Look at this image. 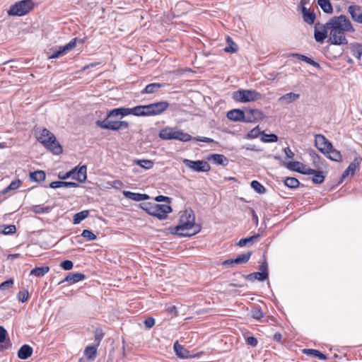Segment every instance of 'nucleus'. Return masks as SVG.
Here are the masks:
<instances>
[{
	"label": "nucleus",
	"mask_w": 362,
	"mask_h": 362,
	"mask_svg": "<svg viewBox=\"0 0 362 362\" xmlns=\"http://www.w3.org/2000/svg\"><path fill=\"white\" fill-rule=\"evenodd\" d=\"M329 26V35L327 42L334 45H347L345 32H354V28L350 20L344 15L333 16L327 21Z\"/></svg>",
	"instance_id": "nucleus-1"
},
{
	"label": "nucleus",
	"mask_w": 362,
	"mask_h": 362,
	"mask_svg": "<svg viewBox=\"0 0 362 362\" xmlns=\"http://www.w3.org/2000/svg\"><path fill=\"white\" fill-rule=\"evenodd\" d=\"M201 226L195 224V216L192 209L186 210L185 216L180 217V223L170 228L172 234L180 237H189L197 234L201 230Z\"/></svg>",
	"instance_id": "nucleus-2"
},
{
	"label": "nucleus",
	"mask_w": 362,
	"mask_h": 362,
	"mask_svg": "<svg viewBox=\"0 0 362 362\" xmlns=\"http://www.w3.org/2000/svg\"><path fill=\"white\" fill-rule=\"evenodd\" d=\"M37 139L46 148L55 155H59L62 153V147L57 141L54 134L47 129H43L38 135Z\"/></svg>",
	"instance_id": "nucleus-3"
},
{
	"label": "nucleus",
	"mask_w": 362,
	"mask_h": 362,
	"mask_svg": "<svg viewBox=\"0 0 362 362\" xmlns=\"http://www.w3.org/2000/svg\"><path fill=\"white\" fill-rule=\"evenodd\" d=\"M140 207L148 214L155 216L159 220H164L173 209L169 204H160L151 202L140 204Z\"/></svg>",
	"instance_id": "nucleus-4"
},
{
	"label": "nucleus",
	"mask_w": 362,
	"mask_h": 362,
	"mask_svg": "<svg viewBox=\"0 0 362 362\" xmlns=\"http://www.w3.org/2000/svg\"><path fill=\"white\" fill-rule=\"evenodd\" d=\"M232 98L235 102L249 103L261 100L262 95L255 90L240 89L234 91Z\"/></svg>",
	"instance_id": "nucleus-5"
},
{
	"label": "nucleus",
	"mask_w": 362,
	"mask_h": 362,
	"mask_svg": "<svg viewBox=\"0 0 362 362\" xmlns=\"http://www.w3.org/2000/svg\"><path fill=\"white\" fill-rule=\"evenodd\" d=\"M34 8L32 0H21L16 2L8 11L10 16H23L28 13Z\"/></svg>",
	"instance_id": "nucleus-6"
},
{
	"label": "nucleus",
	"mask_w": 362,
	"mask_h": 362,
	"mask_svg": "<svg viewBox=\"0 0 362 362\" xmlns=\"http://www.w3.org/2000/svg\"><path fill=\"white\" fill-rule=\"evenodd\" d=\"M113 117H108V112L103 120H97L95 124L101 129L119 131L120 129H127L129 124L127 121L112 120Z\"/></svg>",
	"instance_id": "nucleus-7"
},
{
	"label": "nucleus",
	"mask_w": 362,
	"mask_h": 362,
	"mask_svg": "<svg viewBox=\"0 0 362 362\" xmlns=\"http://www.w3.org/2000/svg\"><path fill=\"white\" fill-rule=\"evenodd\" d=\"M86 171V165H82L79 168H78V167H75L70 171L66 172L65 173H59L58 175V177L62 180L71 177L73 180H77L78 182L83 183L87 179Z\"/></svg>",
	"instance_id": "nucleus-8"
},
{
	"label": "nucleus",
	"mask_w": 362,
	"mask_h": 362,
	"mask_svg": "<svg viewBox=\"0 0 362 362\" xmlns=\"http://www.w3.org/2000/svg\"><path fill=\"white\" fill-rule=\"evenodd\" d=\"M182 163L188 168L192 169L195 172H209L211 170L209 164L202 160H191L187 158L183 159Z\"/></svg>",
	"instance_id": "nucleus-9"
},
{
	"label": "nucleus",
	"mask_w": 362,
	"mask_h": 362,
	"mask_svg": "<svg viewBox=\"0 0 362 362\" xmlns=\"http://www.w3.org/2000/svg\"><path fill=\"white\" fill-rule=\"evenodd\" d=\"M329 26L327 25V22L325 24L317 22L314 26V37L316 42H323L324 40L328 37L327 32L329 30Z\"/></svg>",
	"instance_id": "nucleus-10"
},
{
	"label": "nucleus",
	"mask_w": 362,
	"mask_h": 362,
	"mask_svg": "<svg viewBox=\"0 0 362 362\" xmlns=\"http://www.w3.org/2000/svg\"><path fill=\"white\" fill-rule=\"evenodd\" d=\"M315 146L324 155H327V150L332 147V143L322 134L315 136Z\"/></svg>",
	"instance_id": "nucleus-11"
},
{
	"label": "nucleus",
	"mask_w": 362,
	"mask_h": 362,
	"mask_svg": "<svg viewBox=\"0 0 362 362\" xmlns=\"http://www.w3.org/2000/svg\"><path fill=\"white\" fill-rule=\"evenodd\" d=\"M245 117L247 123H255L263 120L264 115L259 110L249 108L245 110Z\"/></svg>",
	"instance_id": "nucleus-12"
},
{
	"label": "nucleus",
	"mask_w": 362,
	"mask_h": 362,
	"mask_svg": "<svg viewBox=\"0 0 362 362\" xmlns=\"http://www.w3.org/2000/svg\"><path fill=\"white\" fill-rule=\"evenodd\" d=\"M305 3L303 0H301L300 2V6L301 8L302 17L303 21L309 24L313 25L315 23L316 18V14L313 11H310L305 6Z\"/></svg>",
	"instance_id": "nucleus-13"
},
{
	"label": "nucleus",
	"mask_w": 362,
	"mask_h": 362,
	"mask_svg": "<svg viewBox=\"0 0 362 362\" xmlns=\"http://www.w3.org/2000/svg\"><path fill=\"white\" fill-rule=\"evenodd\" d=\"M227 117L233 122H246L245 111L240 109H233L228 112Z\"/></svg>",
	"instance_id": "nucleus-14"
},
{
	"label": "nucleus",
	"mask_w": 362,
	"mask_h": 362,
	"mask_svg": "<svg viewBox=\"0 0 362 362\" xmlns=\"http://www.w3.org/2000/svg\"><path fill=\"white\" fill-rule=\"evenodd\" d=\"M151 116L158 115L165 111L169 107V103L167 101H160L154 103H151Z\"/></svg>",
	"instance_id": "nucleus-15"
},
{
	"label": "nucleus",
	"mask_w": 362,
	"mask_h": 362,
	"mask_svg": "<svg viewBox=\"0 0 362 362\" xmlns=\"http://www.w3.org/2000/svg\"><path fill=\"white\" fill-rule=\"evenodd\" d=\"M348 11L353 21L362 23V8L357 5H351L348 7Z\"/></svg>",
	"instance_id": "nucleus-16"
},
{
	"label": "nucleus",
	"mask_w": 362,
	"mask_h": 362,
	"mask_svg": "<svg viewBox=\"0 0 362 362\" xmlns=\"http://www.w3.org/2000/svg\"><path fill=\"white\" fill-rule=\"evenodd\" d=\"M129 115H132V108L129 107H118L111 110L108 112L109 117H118L122 118Z\"/></svg>",
	"instance_id": "nucleus-17"
},
{
	"label": "nucleus",
	"mask_w": 362,
	"mask_h": 362,
	"mask_svg": "<svg viewBox=\"0 0 362 362\" xmlns=\"http://www.w3.org/2000/svg\"><path fill=\"white\" fill-rule=\"evenodd\" d=\"M122 194L126 198L136 202L146 201L150 199L149 195L146 194L136 193L130 191H123Z\"/></svg>",
	"instance_id": "nucleus-18"
},
{
	"label": "nucleus",
	"mask_w": 362,
	"mask_h": 362,
	"mask_svg": "<svg viewBox=\"0 0 362 362\" xmlns=\"http://www.w3.org/2000/svg\"><path fill=\"white\" fill-rule=\"evenodd\" d=\"M174 350L176 355L180 358H189L194 356L190 354L189 351L185 349L182 345L180 344L178 341H176L174 344Z\"/></svg>",
	"instance_id": "nucleus-19"
},
{
	"label": "nucleus",
	"mask_w": 362,
	"mask_h": 362,
	"mask_svg": "<svg viewBox=\"0 0 362 362\" xmlns=\"http://www.w3.org/2000/svg\"><path fill=\"white\" fill-rule=\"evenodd\" d=\"M86 279V275L82 273H69L64 279L61 281L59 284H62L64 281H67L70 284H75L78 281H83Z\"/></svg>",
	"instance_id": "nucleus-20"
},
{
	"label": "nucleus",
	"mask_w": 362,
	"mask_h": 362,
	"mask_svg": "<svg viewBox=\"0 0 362 362\" xmlns=\"http://www.w3.org/2000/svg\"><path fill=\"white\" fill-rule=\"evenodd\" d=\"M33 349L28 344L23 345L18 351V357L21 359L25 360L30 357L33 354Z\"/></svg>",
	"instance_id": "nucleus-21"
},
{
	"label": "nucleus",
	"mask_w": 362,
	"mask_h": 362,
	"mask_svg": "<svg viewBox=\"0 0 362 362\" xmlns=\"http://www.w3.org/2000/svg\"><path fill=\"white\" fill-rule=\"evenodd\" d=\"M208 160H212L214 164L226 166L228 164V158L223 154L214 153L211 154Z\"/></svg>",
	"instance_id": "nucleus-22"
},
{
	"label": "nucleus",
	"mask_w": 362,
	"mask_h": 362,
	"mask_svg": "<svg viewBox=\"0 0 362 362\" xmlns=\"http://www.w3.org/2000/svg\"><path fill=\"white\" fill-rule=\"evenodd\" d=\"M165 86V83H152L148 84L143 90H141V94H152L157 93L161 88H163Z\"/></svg>",
	"instance_id": "nucleus-23"
},
{
	"label": "nucleus",
	"mask_w": 362,
	"mask_h": 362,
	"mask_svg": "<svg viewBox=\"0 0 362 362\" xmlns=\"http://www.w3.org/2000/svg\"><path fill=\"white\" fill-rule=\"evenodd\" d=\"M300 98V94L295 93H286L284 95L281 96L279 98V102L285 103V104H290Z\"/></svg>",
	"instance_id": "nucleus-24"
},
{
	"label": "nucleus",
	"mask_w": 362,
	"mask_h": 362,
	"mask_svg": "<svg viewBox=\"0 0 362 362\" xmlns=\"http://www.w3.org/2000/svg\"><path fill=\"white\" fill-rule=\"evenodd\" d=\"M291 57L293 58H296L299 60L303 61V62H306L307 64H308L315 68H318V69L320 68V65L319 63L315 62L313 59H312L311 58H310L305 55L298 54V53H293L291 54Z\"/></svg>",
	"instance_id": "nucleus-25"
},
{
	"label": "nucleus",
	"mask_w": 362,
	"mask_h": 362,
	"mask_svg": "<svg viewBox=\"0 0 362 362\" xmlns=\"http://www.w3.org/2000/svg\"><path fill=\"white\" fill-rule=\"evenodd\" d=\"M49 187L55 189L59 187H78L79 185L76 182L66 181H54L49 183Z\"/></svg>",
	"instance_id": "nucleus-26"
},
{
	"label": "nucleus",
	"mask_w": 362,
	"mask_h": 362,
	"mask_svg": "<svg viewBox=\"0 0 362 362\" xmlns=\"http://www.w3.org/2000/svg\"><path fill=\"white\" fill-rule=\"evenodd\" d=\"M260 238V234L256 233L250 237L240 239L236 245L239 247H244L247 245H252L255 241L258 240Z\"/></svg>",
	"instance_id": "nucleus-27"
},
{
	"label": "nucleus",
	"mask_w": 362,
	"mask_h": 362,
	"mask_svg": "<svg viewBox=\"0 0 362 362\" xmlns=\"http://www.w3.org/2000/svg\"><path fill=\"white\" fill-rule=\"evenodd\" d=\"M175 128L165 127L159 132V137L163 140L174 139Z\"/></svg>",
	"instance_id": "nucleus-28"
},
{
	"label": "nucleus",
	"mask_w": 362,
	"mask_h": 362,
	"mask_svg": "<svg viewBox=\"0 0 362 362\" xmlns=\"http://www.w3.org/2000/svg\"><path fill=\"white\" fill-rule=\"evenodd\" d=\"M46 174L43 170H36L30 173V180L33 182H40L45 180Z\"/></svg>",
	"instance_id": "nucleus-29"
},
{
	"label": "nucleus",
	"mask_w": 362,
	"mask_h": 362,
	"mask_svg": "<svg viewBox=\"0 0 362 362\" xmlns=\"http://www.w3.org/2000/svg\"><path fill=\"white\" fill-rule=\"evenodd\" d=\"M317 4L325 13H333V6L329 0H317Z\"/></svg>",
	"instance_id": "nucleus-30"
},
{
	"label": "nucleus",
	"mask_w": 362,
	"mask_h": 362,
	"mask_svg": "<svg viewBox=\"0 0 362 362\" xmlns=\"http://www.w3.org/2000/svg\"><path fill=\"white\" fill-rule=\"evenodd\" d=\"M192 136L187 133L183 132L180 129H175L174 139L179 140L181 141L187 142L192 139Z\"/></svg>",
	"instance_id": "nucleus-31"
},
{
	"label": "nucleus",
	"mask_w": 362,
	"mask_h": 362,
	"mask_svg": "<svg viewBox=\"0 0 362 362\" xmlns=\"http://www.w3.org/2000/svg\"><path fill=\"white\" fill-rule=\"evenodd\" d=\"M327 158L334 161H341L342 156L339 151L333 148V146L327 150V154L325 155Z\"/></svg>",
	"instance_id": "nucleus-32"
},
{
	"label": "nucleus",
	"mask_w": 362,
	"mask_h": 362,
	"mask_svg": "<svg viewBox=\"0 0 362 362\" xmlns=\"http://www.w3.org/2000/svg\"><path fill=\"white\" fill-rule=\"evenodd\" d=\"M49 271V267L47 266L35 267L30 271V274L37 277H42L45 276Z\"/></svg>",
	"instance_id": "nucleus-33"
},
{
	"label": "nucleus",
	"mask_w": 362,
	"mask_h": 362,
	"mask_svg": "<svg viewBox=\"0 0 362 362\" xmlns=\"http://www.w3.org/2000/svg\"><path fill=\"white\" fill-rule=\"evenodd\" d=\"M89 216L88 210H83L75 214L73 216V223L76 225L79 224L82 221Z\"/></svg>",
	"instance_id": "nucleus-34"
},
{
	"label": "nucleus",
	"mask_w": 362,
	"mask_h": 362,
	"mask_svg": "<svg viewBox=\"0 0 362 362\" xmlns=\"http://www.w3.org/2000/svg\"><path fill=\"white\" fill-rule=\"evenodd\" d=\"M303 353L306 354L308 355H312V356H315V358H318L319 360L325 361V360L327 359V357L325 354H324L323 353H322L320 351L316 350V349H304Z\"/></svg>",
	"instance_id": "nucleus-35"
},
{
	"label": "nucleus",
	"mask_w": 362,
	"mask_h": 362,
	"mask_svg": "<svg viewBox=\"0 0 362 362\" xmlns=\"http://www.w3.org/2000/svg\"><path fill=\"white\" fill-rule=\"evenodd\" d=\"M97 348L95 345L88 346L84 350V354L90 360H94L97 356Z\"/></svg>",
	"instance_id": "nucleus-36"
},
{
	"label": "nucleus",
	"mask_w": 362,
	"mask_h": 362,
	"mask_svg": "<svg viewBox=\"0 0 362 362\" xmlns=\"http://www.w3.org/2000/svg\"><path fill=\"white\" fill-rule=\"evenodd\" d=\"M264 273L261 272H253L245 276V279L250 281L258 280L259 281H264L267 280L264 276Z\"/></svg>",
	"instance_id": "nucleus-37"
},
{
	"label": "nucleus",
	"mask_w": 362,
	"mask_h": 362,
	"mask_svg": "<svg viewBox=\"0 0 362 362\" xmlns=\"http://www.w3.org/2000/svg\"><path fill=\"white\" fill-rule=\"evenodd\" d=\"M361 160L362 158L356 157L354 158V161L349 165L346 169L351 173V176H354L355 172L359 170V165Z\"/></svg>",
	"instance_id": "nucleus-38"
},
{
	"label": "nucleus",
	"mask_w": 362,
	"mask_h": 362,
	"mask_svg": "<svg viewBox=\"0 0 362 362\" xmlns=\"http://www.w3.org/2000/svg\"><path fill=\"white\" fill-rule=\"evenodd\" d=\"M284 185L291 188V189H296L297 187H299L300 185V182L298 181V180L296 177H286L284 181Z\"/></svg>",
	"instance_id": "nucleus-39"
},
{
	"label": "nucleus",
	"mask_w": 362,
	"mask_h": 362,
	"mask_svg": "<svg viewBox=\"0 0 362 362\" xmlns=\"http://www.w3.org/2000/svg\"><path fill=\"white\" fill-rule=\"evenodd\" d=\"M228 45L225 47L224 51L229 53H235L238 51V47L230 37H228L226 40Z\"/></svg>",
	"instance_id": "nucleus-40"
},
{
	"label": "nucleus",
	"mask_w": 362,
	"mask_h": 362,
	"mask_svg": "<svg viewBox=\"0 0 362 362\" xmlns=\"http://www.w3.org/2000/svg\"><path fill=\"white\" fill-rule=\"evenodd\" d=\"M261 141L264 143L276 142L278 141V136L275 134H266L264 132H262Z\"/></svg>",
	"instance_id": "nucleus-41"
},
{
	"label": "nucleus",
	"mask_w": 362,
	"mask_h": 362,
	"mask_svg": "<svg viewBox=\"0 0 362 362\" xmlns=\"http://www.w3.org/2000/svg\"><path fill=\"white\" fill-rule=\"evenodd\" d=\"M351 53L358 59H360L362 55V45L360 43H354L351 46Z\"/></svg>",
	"instance_id": "nucleus-42"
},
{
	"label": "nucleus",
	"mask_w": 362,
	"mask_h": 362,
	"mask_svg": "<svg viewBox=\"0 0 362 362\" xmlns=\"http://www.w3.org/2000/svg\"><path fill=\"white\" fill-rule=\"evenodd\" d=\"M252 252H248L247 253L238 255L236 258L234 259L235 264L247 263L249 261Z\"/></svg>",
	"instance_id": "nucleus-43"
},
{
	"label": "nucleus",
	"mask_w": 362,
	"mask_h": 362,
	"mask_svg": "<svg viewBox=\"0 0 362 362\" xmlns=\"http://www.w3.org/2000/svg\"><path fill=\"white\" fill-rule=\"evenodd\" d=\"M250 314L252 317L255 320H260L264 316V314L259 305H255L254 307H252Z\"/></svg>",
	"instance_id": "nucleus-44"
},
{
	"label": "nucleus",
	"mask_w": 362,
	"mask_h": 362,
	"mask_svg": "<svg viewBox=\"0 0 362 362\" xmlns=\"http://www.w3.org/2000/svg\"><path fill=\"white\" fill-rule=\"evenodd\" d=\"M313 177L312 178V181L315 184H321L324 182L325 176L323 174L322 171H317L315 170V173H313Z\"/></svg>",
	"instance_id": "nucleus-45"
},
{
	"label": "nucleus",
	"mask_w": 362,
	"mask_h": 362,
	"mask_svg": "<svg viewBox=\"0 0 362 362\" xmlns=\"http://www.w3.org/2000/svg\"><path fill=\"white\" fill-rule=\"evenodd\" d=\"M250 186L259 194H264L266 192V188L257 180H252Z\"/></svg>",
	"instance_id": "nucleus-46"
},
{
	"label": "nucleus",
	"mask_w": 362,
	"mask_h": 362,
	"mask_svg": "<svg viewBox=\"0 0 362 362\" xmlns=\"http://www.w3.org/2000/svg\"><path fill=\"white\" fill-rule=\"evenodd\" d=\"M94 337H95V339H94L93 344L97 346H99V345L104 337V333L103 332V329L99 327L96 328L94 332Z\"/></svg>",
	"instance_id": "nucleus-47"
},
{
	"label": "nucleus",
	"mask_w": 362,
	"mask_h": 362,
	"mask_svg": "<svg viewBox=\"0 0 362 362\" xmlns=\"http://www.w3.org/2000/svg\"><path fill=\"white\" fill-rule=\"evenodd\" d=\"M134 163L145 169H151L153 166V162L151 160H136Z\"/></svg>",
	"instance_id": "nucleus-48"
},
{
	"label": "nucleus",
	"mask_w": 362,
	"mask_h": 362,
	"mask_svg": "<svg viewBox=\"0 0 362 362\" xmlns=\"http://www.w3.org/2000/svg\"><path fill=\"white\" fill-rule=\"evenodd\" d=\"M262 132L259 130V128L258 126L253 128L252 130H250L245 136L246 139H255L258 137L259 135H262Z\"/></svg>",
	"instance_id": "nucleus-49"
},
{
	"label": "nucleus",
	"mask_w": 362,
	"mask_h": 362,
	"mask_svg": "<svg viewBox=\"0 0 362 362\" xmlns=\"http://www.w3.org/2000/svg\"><path fill=\"white\" fill-rule=\"evenodd\" d=\"M300 165H301V163L299 161H291L287 163H285L286 167L292 171L298 172L300 170Z\"/></svg>",
	"instance_id": "nucleus-50"
},
{
	"label": "nucleus",
	"mask_w": 362,
	"mask_h": 362,
	"mask_svg": "<svg viewBox=\"0 0 362 362\" xmlns=\"http://www.w3.org/2000/svg\"><path fill=\"white\" fill-rule=\"evenodd\" d=\"M32 211L35 214H43V213H48L50 211L49 206H42V205H35L33 206L32 208Z\"/></svg>",
	"instance_id": "nucleus-51"
},
{
	"label": "nucleus",
	"mask_w": 362,
	"mask_h": 362,
	"mask_svg": "<svg viewBox=\"0 0 362 362\" xmlns=\"http://www.w3.org/2000/svg\"><path fill=\"white\" fill-rule=\"evenodd\" d=\"M81 236L88 241L94 240L97 238L96 235H95L91 230L88 229H84L82 231Z\"/></svg>",
	"instance_id": "nucleus-52"
},
{
	"label": "nucleus",
	"mask_w": 362,
	"mask_h": 362,
	"mask_svg": "<svg viewBox=\"0 0 362 362\" xmlns=\"http://www.w3.org/2000/svg\"><path fill=\"white\" fill-rule=\"evenodd\" d=\"M299 168H300V171H298L297 173H299L303 175H310V174H313V173H315L314 169L308 168L307 165H305V164H303L302 163H301V165H300Z\"/></svg>",
	"instance_id": "nucleus-53"
},
{
	"label": "nucleus",
	"mask_w": 362,
	"mask_h": 362,
	"mask_svg": "<svg viewBox=\"0 0 362 362\" xmlns=\"http://www.w3.org/2000/svg\"><path fill=\"white\" fill-rule=\"evenodd\" d=\"M29 297V293L28 290H23L18 292L17 294V298L19 301L21 303H24L28 300V298Z\"/></svg>",
	"instance_id": "nucleus-54"
},
{
	"label": "nucleus",
	"mask_w": 362,
	"mask_h": 362,
	"mask_svg": "<svg viewBox=\"0 0 362 362\" xmlns=\"http://www.w3.org/2000/svg\"><path fill=\"white\" fill-rule=\"evenodd\" d=\"M78 42V38L75 37L72 39L69 43L65 45L62 47L63 50L65 51V52H67L69 50H71L73 48H74L76 45V43Z\"/></svg>",
	"instance_id": "nucleus-55"
},
{
	"label": "nucleus",
	"mask_w": 362,
	"mask_h": 362,
	"mask_svg": "<svg viewBox=\"0 0 362 362\" xmlns=\"http://www.w3.org/2000/svg\"><path fill=\"white\" fill-rule=\"evenodd\" d=\"M259 270H260V272L261 273H264V276L267 279H269V271H268V264H267V262L266 260V259H264V260L262 262V264L259 265Z\"/></svg>",
	"instance_id": "nucleus-56"
},
{
	"label": "nucleus",
	"mask_w": 362,
	"mask_h": 362,
	"mask_svg": "<svg viewBox=\"0 0 362 362\" xmlns=\"http://www.w3.org/2000/svg\"><path fill=\"white\" fill-rule=\"evenodd\" d=\"M16 232V227L15 225L11 224L5 226L2 233L4 235H11Z\"/></svg>",
	"instance_id": "nucleus-57"
},
{
	"label": "nucleus",
	"mask_w": 362,
	"mask_h": 362,
	"mask_svg": "<svg viewBox=\"0 0 362 362\" xmlns=\"http://www.w3.org/2000/svg\"><path fill=\"white\" fill-rule=\"evenodd\" d=\"M60 266L62 267L63 269L69 271L73 269L74 267V263L71 260H64L60 263Z\"/></svg>",
	"instance_id": "nucleus-58"
},
{
	"label": "nucleus",
	"mask_w": 362,
	"mask_h": 362,
	"mask_svg": "<svg viewBox=\"0 0 362 362\" xmlns=\"http://www.w3.org/2000/svg\"><path fill=\"white\" fill-rule=\"evenodd\" d=\"M65 53H66L65 51L63 50V48L62 47H59V49H57L56 51H53V52L48 56V58L49 59H57Z\"/></svg>",
	"instance_id": "nucleus-59"
},
{
	"label": "nucleus",
	"mask_w": 362,
	"mask_h": 362,
	"mask_svg": "<svg viewBox=\"0 0 362 362\" xmlns=\"http://www.w3.org/2000/svg\"><path fill=\"white\" fill-rule=\"evenodd\" d=\"M13 285V279H9L2 282L0 284V289L1 290L8 289V288H11Z\"/></svg>",
	"instance_id": "nucleus-60"
},
{
	"label": "nucleus",
	"mask_w": 362,
	"mask_h": 362,
	"mask_svg": "<svg viewBox=\"0 0 362 362\" xmlns=\"http://www.w3.org/2000/svg\"><path fill=\"white\" fill-rule=\"evenodd\" d=\"M132 112L133 115L145 117L144 111L142 110L141 105H138L132 108Z\"/></svg>",
	"instance_id": "nucleus-61"
},
{
	"label": "nucleus",
	"mask_w": 362,
	"mask_h": 362,
	"mask_svg": "<svg viewBox=\"0 0 362 362\" xmlns=\"http://www.w3.org/2000/svg\"><path fill=\"white\" fill-rule=\"evenodd\" d=\"M8 335L7 331L3 326H0V343L6 341Z\"/></svg>",
	"instance_id": "nucleus-62"
},
{
	"label": "nucleus",
	"mask_w": 362,
	"mask_h": 362,
	"mask_svg": "<svg viewBox=\"0 0 362 362\" xmlns=\"http://www.w3.org/2000/svg\"><path fill=\"white\" fill-rule=\"evenodd\" d=\"M171 199H172L170 197L163 196V195H158L154 198V200L157 202H167L168 204L170 203Z\"/></svg>",
	"instance_id": "nucleus-63"
},
{
	"label": "nucleus",
	"mask_w": 362,
	"mask_h": 362,
	"mask_svg": "<svg viewBox=\"0 0 362 362\" xmlns=\"http://www.w3.org/2000/svg\"><path fill=\"white\" fill-rule=\"evenodd\" d=\"M246 343L252 347H255L257 345V339L255 337H247L245 339Z\"/></svg>",
	"instance_id": "nucleus-64"
}]
</instances>
